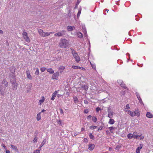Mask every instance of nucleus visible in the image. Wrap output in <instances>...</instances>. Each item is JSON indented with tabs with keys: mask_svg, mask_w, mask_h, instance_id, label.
Masks as SVG:
<instances>
[{
	"mask_svg": "<svg viewBox=\"0 0 153 153\" xmlns=\"http://www.w3.org/2000/svg\"><path fill=\"white\" fill-rule=\"evenodd\" d=\"M74 103L76 104L77 103L79 102V101L78 99L76 97H74L73 98Z\"/></svg>",
	"mask_w": 153,
	"mask_h": 153,
	"instance_id": "28",
	"label": "nucleus"
},
{
	"mask_svg": "<svg viewBox=\"0 0 153 153\" xmlns=\"http://www.w3.org/2000/svg\"><path fill=\"white\" fill-rule=\"evenodd\" d=\"M68 15L69 16H70L71 15V12L70 11V10H69V13H68Z\"/></svg>",
	"mask_w": 153,
	"mask_h": 153,
	"instance_id": "56",
	"label": "nucleus"
},
{
	"mask_svg": "<svg viewBox=\"0 0 153 153\" xmlns=\"http://www.w3.org/2000/svg\"><path fill=\"white\" fill-rule=\"evenodd\" d=\"M26 74L27 75V78L30 80H31L32 79L31 76L30 74V73L29 70H27L26 72Z\"/></svg>",
	"mask_w": 153,
	"mask_h": 153,
	"instance_id": "13",
	"label": "nucleus"
},
{
	"mask_svg": "<svg viewBox=\"0 0 153 153\" xmlns=\"http://www.w3.org/2000/svg\"><path fill=\"white\" fill-rule=\"evenodd\" d=\"M59 76V73L58 72L54 73L52 76V79H57L58 77Z\"/></svg>",
	"mask_w": 153,
	"mask_h": 153,
	"instance_id": "8",
	"label": "nucleus"
},
{
	"mask_svg": "<svg viewBox=\"0 0 153 153\" xmlns=\"http://www.w3.org/2000/svg\"><path fill=\"white\" fill-rule=\"evenodd\" d=\"M57 93V91H55L53 94L52 97L51 99L52 100H53L56 97V94Z\"/></svg>",
	"mask_w": 153,
	"mask_h": 153,
	"instance_id": "14",
	"label": "nucleus"
},
{
	"mask_svg": "<svg viewBox=\"0 0 153 153\" xmlns=\"http://www.w3.org/2000/svg\"><path fill=\"white\" fill-rule=\"evenodd\" d=\"M143 145L140 144V146L138 147L136 149V151L137 153H140V149L142 148Z\"/></svg>",
	"mask_w": 153,
	"mask_h": 153,
	"instance_id": "16",
	"label": "nucleus"
},
{
	"mask_svg": "<svg viewBox=\"0 0 153 153\" xmlns=\"http://www.w3.org/2000/svg\"><path fill=\"white\" fill-rule=\"evenodd\" d=\"M22 36L24 39L25 41L29 43L30 42V40L29 37L27 36V33L25 32H23L22 33Z\"/></svg>",
	"mask_w": 153,
	"mask_h": 153,
	"instance_id": "3",
	"label": "nucleus"
},
{
	"mask_svg": "<svg viewBox=\"0 0 153 153\" xmlns=\"http://www.w3.org/2000/svg\"><path fill=\"white\" fill-rule=\"evenodd\" d=\"M71 49L72 50V54H73V57L75 58L76 61L77 62H78L80 61V59L78 54L76 51L71 48Z\"/></svg>",
	"mask_w": 153,
	"mask_h": 153,
	"instance_id": "2",
	"label": "nucleus"
},
{
	"mask_svg": "<svg viewBox=\"0 0 153 153\" xmlns=\"http://www.w3.org/2000/svg\"><path fill=\"white\" fill-rule=\"evenodd\" d=\"M36 70L35 72V74L36 75H38L39 74V71L38 68L36 69Z\"/></svg>",
	"mask_w": 153,
	"mask_h": 153,
	"instance_id": "35",
	"label": "nucleus"
},
{
	"mask_svg": "<svg viewBox=\"0 0 153 153\" xmlns=\"http://www.w3.org/2000/svg\"><path fill=\"white\" fill-rule=\"evenodd\" d=\"M65 68V67L64 66H60L59 68V71L60 73H62V72H63V71L64 70Z\"/></svg>",
	"mask_w": 153,
	"mask_h": 153,
	"instance_id": "19",
	"label": "nucleus"
},
{
	"mask_svg": "<svg viewBox=\"0 0 153 153\" xmlns=\"http://www.w3.org/2000/svg\"><path fill=\"white\" fill-rule=\"evenodd\" d=\"M83 33H84L85 35L86 36L87 35V33H86V29H85L84 30H83Z\"/></svg>",
	"mask_w": 153,
	"mask_h": 153,
	"instance_id": "47",
	"label": "nucleus"
},
{
	"mask_svg": "<svg viewBox=\"0 0 153 153\" xmlns=\"http://www.w3.org/2000/svg\"><path fill=\"white\" fill-rule=\"evenodd\" d=\"M130 107L129 106V105L128 104H127L126 105V108H125V111L126 109L128 110V109H130Z\"/></svg>",
	"mask_w": 153,
	"mask_h": 153,
	"instance_id": "34",
	"label": "nucleus"
},
{
	"mask_svg": "<svg viewBox=\"0 0 153 153\" xmlns=\"http://www.w3.org/2000/svg\"><path fill=\"white\" fill-rule=\"evenodd\" d=\"M89 137L90 139L94 140V137L93 135L92 134L90 133L89 134Z\"/></svg>",
	"mask_w": 153,
	"mask_h": 153,
	"instance_id": "33",
	"label": "nucleus"
},
{
	"mask_svg": "<svg viewBox=\"0 0 153 153\" xmlns=\"http://www.w3.org/2000/svg\"><path fill=\"white\" fill-rule=\"evenodd\" d=\"M79 88H82L83 89L85 90L86 91L88 89V87L87 85H81L80 87H79Z\"/></svg>",
	"mask_w": 153,
	"mask_h": 153,
	"instance_id": "12",
	"label": "nucleus"
},
{
	"mask_svg": "<svg viewBox=\"0 0 153 153\" xmlns=\"http://www.w3.org/2000/svg\"><path fill=\"white\" fill-rule=\"evenodd\" d=\"M120 147L119 146V145H117V146H116V150H119V149H120Z\"/></svg>",
	"mask_w": 153,
	"mask_h": 153,
	"instance_id": "49",
	"label": "nucleus"
},
{
	"mask_svg": "<svg viewBox=\"0 0 153 153\" xmlns=\"http://www.w3.org/2000/svg\"><path fill=\"white\" fill-rule=\"evenodd\" d=\"M123 82L121 80H119L118 81V83H119L120 85Z\"/></svg>",
	"mask_w": 153,
	"mask_h": 153,
	"instance_id": "53",
	"label": "nucleus"
},
{
	"mask_svg": "<svg viewBox=\"0 0 153 153\" xmlns=\"http://www.w3.org/2000/svg\"><path fill=\"white\" fill-rule=\"evenodd\" d=\"M65 31L62 30L55 33L54 35L55 36H57L58 37H61L65 35Z\"/></svg>",
	"mask_w": 153,
	"mask_h": 153,
	"instance_id": "4",
	"label": "nucleus"
},
{
	"mask_svg": "<svg viewBox=\"0 0 153 153\" xmlns=\"http://www.w3.org/2000/svg\"><path fill=\"white\" fill-rule=\"evenodd\" d=\"M10 83L12 84L13 83L16 82L15 75H14V74H12V75H10Z\"/></svg>",
	"mask_w": 153,
	"mask_h": 153,
	"instance_id": "6",
	"label": "nucleus"
},
{
	"mask_svg": "<svg viewBox=\"0 0 153 153\" xmlns=\"http://www.w3.org/2000/svg\"><path fill=\"white\" fill-rule=\"evenodd\" d=\"M38 33L39 35L42 37L44 33L43 30L41 29H39L38 30Z\"/></svg>",
	"mask_w": 153,
	"mask_h": 153,
	"instance_id": "20",
	"label": "nucleus"
},
{
	"mask_svg": "<svg viewBox=\"0 0 153 153\" xmlns=\"http://www.w3.org/2000/svg\"><path fill=\"white\" fill-rule=\"evenodd\" d=\"M46 142V140H44L42 143L41 145H40L39 147L38 148V149L36 150V153H40V151L41 149V148L45 144Z\"/></svg>",
	"mask_w": 153,
	"mask_h": 153,
	"instance_id": "5",
	"label": "nucleus"
},
{
	"mask_svg": "<svg viewBox=\"0 0 153 153\" xmlns=\"http://www.w3.org/2000/svg\"><path fill=\"white\" fill-rule=\"evenodd\" d=\"M59 110H60V114H63L64 113V112H63V111L62 109L61 108H60Z\"/></svg>",
	"mask_w": 153,
	"mask_h": 153,
	"instance_id": "44",
	"label": "nucleus"
},
{
	"mask_svg": "<svg viewBox=\"0 0 153 153\" xmlns=\"http://www.w3.org/2000/svg\"><path fill=\"white\" fill-rule=\"evenodd\" d=\"M18 84L14 82L12 84V89L13 90H16L17 88Z\"/></svg>",
	"mask_w": 153,
	"mask_h": 153,
	"instance_id": "10",
	"label": "nucleus"
},
{
	"mask_svg": "<svg viewBox=\"0 0 153 153\" xmlns=\"http://www.w3.org/2000/svg\"><path fill=\"white\" fill-rule=\"evenodd\" d=\"M100 110V108L97 107L96 108V111L97 112H98Z\"/></svg>",
	"mask_w": 153,
	"mask_h": 153,
	"instance_id": "50",
	"label": "nucleus"
},
{
	"mask_svg": "<svg viewBox=\"0 0 153 153\" xmlns=\"http://www.w3.org/2000/svg\"><path fill=\"white\" fill-rule=\"evenodd\" d=\"M84 140L85 141V142H87V139L86 138H84Z\"/></svg>",
	"mask_w": 153,
	"mask_h": 153,
	"instance_id": "61",
	"label": "nucleus"
},
{
	"mask_svg": "<svg viewBox=\"0 0 153 153\" xmlns=\"http://www.w3.org/2000/svg\"><path fill=\"white\" fill-rule=\"evenodd\" d=\"M47 71L50 74H53L54 73V71L52 68H48L47 69Z\"/></svg>",
	"mask_w": 153,
	"mask_h": 153,
	"instance_id": "26",
	"label": "nucleus"
},
{
	"mask_svg": "<svg viewBox=\"0 0 153 153\" xmlns=\"http://www.w3.org/2000/svg\"><path fill=\"white\" fill-rule=\"evenodd\" d=\"M108 112H113L110 107H109L108 108Z\"/></svg>",
	"mask_w": 153,
	"mask_h": 153,
	"instance_id": "43",
	"label": "nucleus"
},
{
	"mask_svg": "<svg viewBox=\"0 0 153 153\" xmlns=\"http://www.w3.org/2000/svg\"><path fill=\"white\" fill-rule=\"evenodd\" d=\"M108 128L111 132H112V130L114 129V128L113 127H109Z\"/></svg>",
	"mask_w": 153,
	"mask_h": 153,
	"instance_id": "38",
	"label": "nucleus"
},
{
	"mask_svg": "<svg viewBox=\"0 0 153 153\" xmlns=\"http://www.w3.org/2000/svg\"><path fill=\"white\" fill-rule=\"evenodd\" d=\"M72 68H73L74 69H77L78 68V69L79 68L82 70H85V68L82 67H79V66H76L73 65V66H72Z\"/></svg>",
	"mask_w": 153,
	"mask_h": 153,
	"instance_id": "15",
	"label": "nucleus"
},
{
	"mask_svg": "<svg viewBox=\"0 0 153 153\" xmlns=\"http://www.w3.org/2000/svg\"><path fill=\"white\" fill-rule=\"evenodd\" d=\"M1 86L2 87H6L8 86V82L5 79H4L1 83Z\"/></svg>",
	"mask_w": 153,
	"mask_h": 153,
	"instance_id": "7",
	"label": "nucleus"
},
{
	"mask_svg": "<svg viewBox=\"0 0 153 153\" xmlns=\"http://www.w3.org/2000/svg\"><path fill=\"white\" fill-rule=\"evenodd\" d=\"M125 112H127L128 114L130 115L131 117H134V112L130 110L126 109Z\"/></svg>",
	"mask_w": 153,
	"mask_h": 153,
	"instance_id": "9",
	"label": "nucleus"
},
{
	"mask_svg": "<svg viewBox=\"0 0 153 153\" xmlns=\"http://www.w3.org/2000/svg\"><path fill=\"white\" fill-rule=\"evenodd\" d=\"M94 144H91L89 145L88 149L90 150H93L94 147Z\"/></svg>",
	"mask_w": 153,
	"mask_h": 153,
	"instance_id": "21",
	"label": "nucleus"
},
{
	"mask_svg": "<svg viewBox=\"0 0 153 153\" xmlns=\"http://www.w3.org/2000/svg\"><path fill=\"white\" fill-rule=\"evenodd\" d=\"M81 9L79 10V11H78V12L77 14V16L78 17L80 16L81 13Z\"/></svg>",
	"mask_w": 153,
	"mask_h": 153,
	"instance_id": "37",
	"label": "nucleus"
},
{
	"mask_svg": "<svg viewBox=\"0 0 153 153\" xmlns=\"http://www.w3.org/2000/svg\"><path fill=\"white\" fill-rule=\"evenodd\" d=\"M57 122L58 124L61 125H62V121L61 120H59L57 121Z\"/></svg>",
	"mask_w": 153,
	"mask_h": 153,
	"instance_id": "45",
	"label": "nucleus"
},
{
	"mask_svg": "<svg viewBox=\"0 0 153 153\" xmlns=\"http://www.w3.org/2000/svg\"><path fill=\"white\" fill-rule=\"evenodd\" d=\"M10 146L11 148L15 150L16 152H19L17 148V147L16 146L13 145L11 144Z\"/></svg>",
	"mask_w": 153,
	"mask_h": 153,
	"instance_id": "18",
	"label": "nucleus"
},
{
	"mask_svg": "<svg viewBox=\"0 0 153 153\" xmlns=\"http://www.w3.org/2000/svg\"><path fill=\"white\" fill-rule=\"evenodd\" d=\"M92 116L91 115H89L87 117V118L88 119H90L91 117Z\"/></svg>",
	"mask_w": 153,
	"mask_h": 153,
	"instance_id": "55",
	"label": "nucleus"
},
{
	"mask_svg": "<svg viewBox=\"0 0 153 153\" xmlns=\"http://www.w3.org/2000/svg\"><path fill=\"white\" fill-rule=\"evenodd\" d=\"M85 130V128H82L81 129V131H84Z\"/></svg>",
	"mask_w": 153,
	"mask_h": 153,
	"instance_id": "64",
	"label": "nucleus"
},
{
	"mask_svg": "<svg viewBox=\"0 0 153 153\" xmlns=\"http://www.w3.org/2000/svg\"><path fill=\"white\" fill-rule=\"evenodd\" d=\"M92 120L95 123L97 122V119L96 117L93 116L92 118Z\"/></svg>",
	"mask_w": 153,
	"mask_h": 153,
	"instance_id": "32",
	"label": "nucleus"
},
{
	"mask_svg": "<svg viewBox=\"0 0 153 153\" xmlns=\"http://www.w3.org/2000/svg\"><path fill=\"white\" fill-rule=\"evenodd\" d=\"M144 138V136H142L140 137V140H143Z\"/></svg>",
	"mask_w": 153,
	"mask_h": 153,
	"instance_id": "57",
	"label": "nucleus"
},
{
	"mask_svg": "<svg viewBox=\"0 0 153 153\" xmlns=\"http://www.w3.org/2000/svg\"><path fill=\"white\" fill-rule=\"evenodd\" d=\"M127 137L128 138L130 139H131L132 137H134L133 134H128L127 135Z\"/></svg>",
	"mask_w": 153,
	"mask_h": 153,
	"instance_id": "29",
	"label": "nucleus"
},
{
	"mask_svg": "<svg viewBox=\"0 0 153 153\" xmlns=\"http://www.w3.org/2000/svg\"><path fill=\"white\" fill-rule=\"evenodd\" d=\"M67 29L69 31H71L73 30V28L71 26H68L67 27Z\"/></svg>",
	"mask_w": 153,
	"mask_h": 153,
	"instance_id": "31",
	"label": "nucleus"
},
{
	"mask_svg": "<svg viewBox=\"0 0 153 153\" xmlns=\"http://www.w3.org/2000/svg\"><path fill=\"white\" fill-rule=\"evenodd\" d=\"M53 33V32H50V33H48V32H44L43 37H45L46 36H47Z\"/></svg>",
	"mask_w": 153,
	"mask_h": 153,
	"instance_id": "22",
	"label": "nucleus"
},
{
	"mask_svg": "<svg viewBox=\"0 0 153 153\" xmlns=\"http://www.w3.org/2000/svg\"><path fill=\"white\" fill-rule=\"evenodd\" d=\"M6 153H10V152L9 150H7L6 151Z\"/></svg>",
	"mask_w": 153,
	"mask_h": 153,
	"instance_id": "60",
	"label": "nucleus"
},
{
	"mask_svg": "<svg viewBox=\"0 0 153 153\" xmlns=\"http://www.w3.org/2000/svg\"><path fill=\"white\" fill-rule=\"evenodd\" d=\"M45 111H45V109H43V110H42V111H41V112H44Z\"/></svg>",
	"mask_w": 153,
	"mask_h": 153,
	"instance_id": "62",
	"label": "nucleus"
},
{
	"mask_svg": "<svg viewBox=\"0 0 153 153\" xmlns=\"http://www.w3.org/2000/svg\"><path fill=\"white\" fill-rule=\"evenodd\" d=\"M5 149H7L6 147V146L3 144H2L1 145Z\"/></svg>",
	"mask_w": 153,
	"mask_h": 153,
	"instance_id": "51",
	"label": "nucleus"
},
{
	"mask_svg": "<svg viewBox=\"0 0 153 153\" xmlns=\"http://www.w3.org/2000/svg\"><path fill=\"white\" fill-rule=\"evenodd\" d=\"M137 133L136 132H134V133H133V135H137Z\"/></svg>",
	"mask_w": 153,
	"mask_h": 153,
	"instance_id": "58",
	"label": "nucleus"
},
{
	"mask_svg": "<svg viewBox=\"0 0 153 153\" xmlns=\"http://www.w3.org/2000/svg\"><path fill=\"white\" fill-rule=\"evenodd\" d=\"M82 28L83 29V30H84L85 29H86L85 26H82Z\"/></svg>",
	"mask_w": 153,
	"mask_h": 153,
	"instance_id": "63",
	"label": "nucleus"
},
{
	"mask_svg": "<svg viewBox=\"0 0 153 153\" xmlns=\"http://www.w3.org/2000/svg\"><path fill=\"white\" fill-rule=\"evenodd\" d=\"M41 112L39 113L37 115L36 119L38 121H39L41 119Z\"/></svg>",
	"mask_w": 153,
	"mask_h": 153,
	"instance_id": "24",
	"label": "nucleus"
},
{
	"mask_svg": "<svg viewBox=\"0 0 153 153\" xmlns=\"http://www.w3.org/2000/svg\"><path fill=\"white\" fill-rule=\"evenodd\" d=\"M46 69V68L42 67L41 68L40 70L42 72H44L45 71Z\"/></svg>",
	"mask_w": 153,
	"mask_h": 153,
	"instance_id": "36",
	"label": "nucleus"
},
{
	"mask_svg": "<svg viewBox=\"0 0 153 153\" xmlns=\"http://www.w3.org/2000/svg\"><path fill=\"white\" fill-rule=\"evenodd\" d=\"M120 85H121V86L123 87V88H126V87H125V85L124 84V83L123 82H122V83H121V84H120Z\"/></svg>",
	"mask_w": 153,
	"mask_h": 153,
	"instance_id": "40",
	"label": "nucleus"
},
{
	"mask_svg": "<svg viewBox=\"0 0 153 153\" xmlns=\"http://www.w3.org/2000/svg\"><path fill=\"white\" fill-rule=\"evenodd\" d=\"M134 139H138V137L137 135H134Z\"/></svg>",
	"mask_w": 153,
	"mask_h": 153,
	"instance_id": "52",
	"label": "nucleus"
},
{
	"mask_svg": "<svg viewBox=\"0 0 153 153\" xmlns=\"http://www.w3.org/2000/svg\"><path fill=\"white\" fill-rule=\"evenodd\" d=\"M84 103L86 104H87L88 103V102L86 100H84Z\"/></svg>",
	"mask_w": 153,
	"mask_h": 153,
	"instance_id": "54",
	"label": "nucleus"
},
{
	"mask_svg": "<svg viewBox=\"0 0 153 153\" xmlns=\"http://www.w3.org/2000/svg\"><path fill=\"white\" fill-rule=\"evenodd\" d=\"M77 35L78 37L80 38H81L83 36L81 32H79L77 33Z\"/></svg>",
	"mask_w": 153,
	"mask_h": 153,
	"instance_id": "30",
	"label": "nucleus"
},
{
	"mask_svg": "<svg viewBox=\"0 0 153 153\" xmlns=\"http://www.w3.org/2000/svg\"><path fill=\"white\" fill-rule=\"evenodd\" d=\"M134 112V116H137L139 117L140 115V112L138 109H136Z\"/></svg>",
	"mask_w": 153,
	"mask_h": 153,
	"instance_id": "11",
	"label": "nucleus"
},
{
	"mask_svg": "<svg viewBox=\"0 0 153 153\" xmlns=\"http://www.w3.org/2000/svg\"><path fill=\"white\" fill-rule=\"evenodd\" d=\"M114 122L115 121L114 119L110 118L109 121L108 123L109 124L112 125L114 124Z\"/></svg>",
	"mask_w": 153,
	"mask_h": 153,
	"instance_id": "27",
	"label": "nucleus"
},
{
	"mask_svg": "<svg viewBox=\"0 0 153 153\" xmlns=\"http://www.w3.org/2000/svg\"><path fill=\"white\" fill-rule=\"evenodd\" d=\"M146 117L149 118H152L153 117V115L152 114L149 112H147L146 114Z\"/></svg>",
	"mask_w": 153,
	"mask_h": 153,
	"instance_id": "23",
	"label": "nucleus"
},
{
	"mask_svg": "<svg viewBox=\"0 0 153 153\" xmlns=\"http://www.w3.org/2000/svg\"><path fill=\"white\" fill-rule=\"evenodd\" d=\"M103 128V126H102L100 127L98 129L97 131H99V130H102V129Z\"/></svg>",
	"mask_w": 153,
	"mask_h": 153,
	"instance_id": "46",
	"label": "nucleus"
},
{
	"mask_svg": "<svg viewBox=\"0 0 153 153\" xmlns=\"http://www.w3.org/2000/svg\"><path fill=\"white\" fill-rule=\"evenodd\" d=\"M37 139H38V138L37 137H35L34 138V140H33V143L36 142H37Z\"/></svg>",
	"mask_w": 153,
	"mask_h": 153,
	"instance_id": "39",
	"label": "nucleus"
},
{
	"mask_svg": "<svg viewBox=\"0 0 153 153\" xmlns=\"http://www.w3.org/2000/svg\"><path fill=\"white\" fill-rule=\"evenodd\" d=\"M44 101V99H42L40 100L39 101V104H41Z\"/></svg>",
	"mask_w": 153,
	"mask_h": 153,
	"instance_id": "41",
	"label": "nucleus"
},
{
	"mask_svg": "<svg viewBox=\"0 0 153 153\" xmlns=\"http://www.w3.org/2000/svg\"><path fill=\"white\" fill-rule=\"evenodd\" d=\"M113 112L108 113V117L110 118H112L113 117Z\"/></svg>",
	"mask_w": 153,
	"mask_h": 153,
	"instance_id": "25",
	"label": "nucleus"
},
{
	"mask_svg": "<svg viewBox=\"0 0 153 153\" xmlns=\"http://www.w3.org/2000/svg\"><path fill=\"white\" fill-rule=\"evenodd\" d=\"M68 42L65 39H61L59 43L60 47L61 48H65L68 46Z\"/></svg>",
	"mask_w": 153,
	"mask_h": 153,
	"instance_id": "1",
	"label": "nucleus"
},
{
	"mask_svg": "<svg viewBox=\"0 0 153 153\" xmlns=\"http://www.w3.org/2000/svg\"><path fill=\"white\" fill-rule=\"evenodd\" d=\"M84 113H85V114H87L88 112V110L87 109H85L84 110Z\"/></svg>",
	"mask_w": 153,
	"mask_h": 153,
	"instance_id": "48",
	"label": "nucleus"
},
{
	"mask_svg": "<svg viewBox=\"0 0 153 153\" xmlns=\"http://www.w3.org/2000/svg\"><path fill=\"white\" fill-rule=\"evenodd\" d=\"M136 94L137 96V97L139 101V102L140 103H141L143 102L142 100L140 97L139 94L137 92H136Z\"/></svg>",
	"mask_w": 153,
	"mask_h": 153,
	"instance_id": "17",
	"label": "nucleus"
},
{
	"mask_svg": "<svg viewBox=\"0 0 153 153\" xmlns=\"http://www.w3.org/2000/svg\"><path fill=\"white\" fill-rule=\"evenodd\" d=\"M97 127V126H91L90 127V128L91 129H94Z\"/></svg>",
	"mask_w": 153,
	"mask_h": 153,
	"instance_id": "42",
	"label": "nucleus"
},
{
	"mask_svg": "<svg viewBox=\"0 0 153 153\" xmlns=\"http://www.w3.org/2000/svg\"><path fill=\"white\" fill-rule=\"evenodd\" d=\"M3 31L2 30H0V34H3Z\"/></svg>",
	"mask_w": 153,
	"mask_h": 153,
	"instance_id": "59",
	"label": "nucleus"
}]
</instances>
